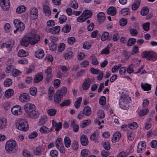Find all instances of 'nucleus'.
Returning a JSON list of instances; mask_svg holds the SVG:
<instances>
[{
	"label": "nucleus",
	"mask_w": 157,
	"mask_h": 157,
	"mask_svg": "<svg viewBox=\"0 0 157 157\" xmlns=\"http://www.w3.org/2000/svg\"><path fill=\"white\" fill-rule=\"evenodd\" d=\"M5 149L7 152L15 153L17 151V147L16 141L13 140H10L6 143Z\"/></svg>",
	"instance_id": "nucleus-1"
},
{
	"label": "nucleus",
	"mask_w": 157,
	"mask_h": 157,
	"mask_svg": "<svg viewBox=\"0 0 157 157\" xmlns=\"http://www.w3.org/2000/svg\"><path fill=\"white\" fill-rule=\"evenodd\" d=\"M142 56L144 58L153 61L157 59V54L152 51H144L142 54Z\"/></svg>",
	"instance_id": "nucleus-2"
},
{
	"label": "nucleus",
	"mask_w": 157,
	"mask_h": 157,
	"mask_svg": "<svg viewBox=\"0 0 157 157\" xmlns=\"http://www.w3.org/2000/svg\"><path fill=\"white\" fill-rule=\"evenodd\" d=\"M17 125L18 129L20 130L25 131L28 129V125L27 121L24 119L18 120Z\"/></svg>",
	"instance_id": "nucleus-3"
},
{
	"label": "nucleus",
	"mask_w": 157,
	"mask_h": 157,
	"mask_svg": "<svg viewBox=\"0 0 157 157\" xmlns=\"http://www.w3.org/2000/svg\"><path fill=\"white\" fill-rule=\"evenodd\" d=\"M130 99L128 97L125 96L122 97L119 101L120 107L123 109H127L128 108V104L130 102Z\"/></svg>",
	"instance_id": "nucleus-4"
},
{
	"label": "nucleus",
	"mask_w": 157,
	"mask_h": 157,
	"mask_svg": "<svg viewBox=\"0 0 157 157\" xmlns=\"http://www.w3.org/2000/svg\"><path fill=\"white\" fill-rule=\"evenodd\" d=\"M28 35L30 44L32 45H34L40 40V36L37 35L30 33L28 34Z\"/></svg>",
	"instance_id": "nucleus-5"
},
{
	"label": "nucleus",
	"mask_w": 157,
	"mask_h": 157,
	"mask_svg": "<svg viewBox=\"0 0 157 157\" xmlns=\"http://www.w3.org/2000/svg\"><path fill=\"white\" fill-rule=\"evenodd\" d=\"M13 23L19 32L23 31L25 28V25L20 20L18 19H15L13 21Z\"/></svg>",
	"instance_id": "nucleus-6"
},
{
	"label": "nucleus",
	"mask_w": 157,
	"mask_h": 157,
	"mask_svg": "<svg viewBox=\"0 0 157 157\" xmlns=\"http://www.w3.org/2000/svg\"><path fill=\"white\" fill-rule=\"evenodd\" d=\"M24 108L25 111L28 114L36 108L35 105L31 103H27L24 105Z\"/></svg>",
	"instance_id": "nucleus-7"
},
{
	"label": "nucleus",
	"mask_w": 157,
	"mask_h": 157,
	"mask_svg": "<svg viewBox=\"0 0 157 157\" xmlns=\"http://www.w3.org/2000/svg\"><path fill=\"white\" fill-rule=\"evenodd\" d=\"M43 11L46 15L49 16L51 15V10L49 6V2L46 1L43 5Z\"/></svg>",
	"instance_id": "nucleus-8"
},
{
	"label": "nucleus",
	"mask_w": 157,
	"mask_h": 157,
	"mask_svg": "<svg viewBox=\"0 0 157 157\" xmlns=\"http://www.w3.org/2000/svg\"><path fill=\"white\" fill-rule=\"evenodd\" d=\"M0 5L4 10H7L10 8L9 0H0Z\"/></svg>",
	"instance_id": "nucleus-9"
},
{
	"label": "nucleus",
	"mask_w": 157,
	"mask_h": 157,
	"mask_svg": "<svg viewBox=\"0 0 157 157\" xmlns=\"http://www.w3.org/2000/svg\"><path fill=\"white\" fill-rule=\"evenodd\" d=\"M20 43L21 46L25 47H27L29 45V44H30L28 34L24 36L21 39L20 41Z\"/></svg>",
	"instance_id": "nucleus-10"
},
{
	"label": "nucleus",
	"mask_w": 157,
	"mask_h": 157,
	"mask_svg": "<svg viewBox=\"0 0 157 157\" xmlns=\"http://www.w3.org/2000/svg\"><path fill=\"white\" fill-rule=\"evenodd\" d=\"M146 148V144L144 141H140L138 144L137 147V152L141 153L144 151Z\"/></svg>",
	"instance_id": "nucleus-11"
},
{
	"label": "nucleus",
	"mask_w": 157,
	"mask_h": 157,
	"mask_svg": "<svg viewBox=\"0 0 157 157\" xmlns=\"http://www.w3.org/2000/svg\"><path fill=\"white\" fill-rule=\"evenodd\" d=\"M20 100L22 102H28L30 100V97L28 94H21L19 97Z\"/></svg>",
	"instance_id": "nucleus-12"
},
{
	"label": "nucleus",
	"mask_w": 157,
	"mask_h": 157,
	"mask_svg": "<svg viewBox=\"0 0 157 157\" xmlns=\"http://www.w3.org/2000/svg\"><path fill=\"white\" fill-rule=\"evenodd\" d=\"M44 148L41 146H39L36 147L33 151V154L35 155H40L43 154L44 152Z\"/></svg>",
	"instance_id": "nucleus-13"
},
{
	"label": "nucleus",
	"mask_w": 157,
	"mask_h": 157,
	"mask_svg": "<svg viewBox=\"0 0 157 157\" xmlns=\"http://www.w3.org/2000/svg\"><path fill=\"white\" fill-rule=\"evenodd\" d=\"M92 79L89 78L85 79L82 84V88L84 90L88 89L92 83Z\"/></svg>",
	"instance_id": "nucleus-14"
},
{
	"label": "nucleus",
	"mask_w": 157,
	"mask_h": 157,
	"mask_svg": "<svg viewBox=\"0 0 157 157\" xmlns=\"http://www.w3.org/2000/svg\"><path fill=\"white\" fill-rule=\"evenodd\" d=\"M29 117L33 119H35L38 118L40 115V113L36 109L32 111L28 114Z\"/></svg>",
	"instance_id": "nucleus-15"
},
{
	"label": "nucleus",
	"mask_w": 157,
	"mask_h": 157,
	"mask_svg": "<svg viewBox=\"0 0 157 157\" xmlns=\"http://www.w3.org/2000/svg\"><path fill=\"white\" fill-rule=\"evenodd\" d=\"M21 107L19 105L14 106L11 109L12 113L14 115L19 114V113H21Z\"/></svg>",
	"instance_id": "nucleus-16"
},
{
	"label": "nucleus",
	"mask_w": 157,
	"mask_h": 157,
	"mask_svg": "<svg viewBox=\"0 0 157 157\" xmlns=\"http://www.w3.org/2000/svg\"><path fill=\"white\" fill-rule=\"evenodd\" d=\"M30 13L31 14L33 15V16H32L31 18L33 20H35L36 19L38 16V9L35 7H33L31 9L30 11Z\"/></svg>",
	"instance_id": "nucleus-17"
},
{
	"label": "nucleus",
	"mask_w": 157,
	"mask_h": 157,
	"mask_svg": "<svg viewBox=\"0 0 157 157\" xmlns=\"http://www.w3.org/2000/svg\"><path fill=\"white\" fill-rule=\"evenodd\" d=\"M52 68L48 67L45 71V73L47 75L46 79L48 82H49L52 79Z\"/></svg>",
	"instance_id": "nucleus-18"
},
{
	"label": "nucleus",
	"mask_w": 157,
	"mask_h": 157,
	"mask_svg": "<svg viewBox=\"0 0 157 157\" xmlns=\"http://www.w3.org/2000/svg\"><path fill=\"white\" fill-rule=\"evenodd\" d=\"M80 141L82 145L87 146L88 143L87 137L84 134H82L80 137Z\"/></svg>",
	"instance_id": "nucleus-19"
},
{
	"label": "nucleus",
	"mask_w": 157,
	"mask_h": 157,
	"mask_svg": "<svg viewBox=\"0 0 157 157\" xmlns=\"http://www.w3.org/2000/svg\"><path fill=\"white\" fill-rule=\"evenodd\" d=\"M63 96L60 93L57 92L54 97V101L57 104H58L61 101Z\"/></svg>",
	"instance_id": "nucleus-20"
},
{
	"label": "nucleus",
	"mask_w": 157,
	"mask_h": 157,
	"mask_svg": "<svg viewBox=\"0 0 157 157\" xmlns=\"http://www.w3.org/2000/svg\"><path fill=\"white\" fill-rule=\"evenodd\" d=\"M97 18L98 22H103L105 18V14L102 12H100L97 15Z\"/></svg>",
	"instance_id": "nucleus-21"
},
{
	"label": "nucleus",
	"mask_w": 157,
	"mask_h": 157,
	"mask_svg": "<svg viewBox=\"0 0 157 157\" xmlns=\"http://www.w3.org/2000/svg\"><path fill=\"white\" fill-rule=\"evenodd\" d=\"M70 126L72 128L73 131L77 132L79 129V125L77 124L75 121H72L70 124Z\"/></svg>",
	"instance_id": "nucleus-22"
},
{
	"label": "nucleus",
	"mask_w": 157,
	"mask_h": 157,
	"mask_svg": "<svg viewBox=\"0 0 157 157\" xmlns=\"http://www.w3.org/2000/svg\"><path fill=\"white\" fill-rule=\"evenodd\" d=\"M44 51L41 49H39L35 53L36 57L39 59H42L44 56Z\"/></svg>",
	"instance_id": "nucleus-23"
},
{
	"label": "nucleus",
	"mask_w": 157,
	"mask_h": 157,
	"mask_svg": "<svg viewBox=\"0 0 157 157\" xmlns=\"http://www.w3.org/2000/svg\"><path fill=\"white\" fill-rule=\"evenodd\" d=\"M60 29V27L59 26H57L51 28L48 32H50L52 34H56L59 33Z\"/></svg>",
	"instance_id": "nucleus-24"
},
{
	"label": "nucleus",
	"mask_w": 157,
	"mask_h": 157,
	"mask_svg": "<svg viewBox=\"0 0 157 157\" xmlns=\"http://www.w3.org/2000/svg\"><path fill=\"white\" fill-rule=\"evenodd\" d=\"M117 11L116 8L113 6L109 7L107 10V13L109 15L112 16H114L116 14Z\"/></svg>",
	"instance_id": "nucleus-25"
},
{
	"label": "nucleus",
	"mask_w": 157,
	"mask_h": 157,
	"mask_svg": "<svg viewBox=\"0 0 157 157\" xmlns=\"http://www.w3.org/2000/svg\"><path fill=\"white\" fill-rule=\"evenodd\" d=\"M91 113V109L90 107L86 106L84 108L82 113L83 114L85 115L86 116H90Z\"/></svg>",
	"instance_id": "nucleus-26"
},
{
	"label": "nucleus",
	"mask_w": 157,
	"mask_h": 157,
	"mask_svg": "<svg viewBox=\"0 0 157 157\" xmlns=\"http://www.w3.org/2000/svg\"><path fill=\"white\" fill-rule=\"evenodd\" d=\"M98 134L97 132H94L90 136L91 140L94 141L95 143H98Z\"/></svg>",
	"instance_id": "nucleus-27"
},
{
	"label": "nucleus",
	"mask_w": 157,
	"mask_h": 157,
	"mask_svg": "<svg viewBox=\"0 0 157 157\" xmlns=\"http://www.w3.org/2000/svg\"><path fill=\"white\" fill-rule=\"evenodd\" d=\"M7 121L4 118L0 119V129H2L5 128L6 125Z\"/></svg>",
	"instance_id": "nucleus-28"
},
{
	"label": "nucleus",
	"mask_w": 157,
	"mask_h": 157,
	"mask_svg": "<svg viewBox=\"0 0 157 157\" xmlns=\"http://www.w3.org/2000/svg\"><path fill=\"white\" fill-rule=\"evenodd\" d=\"M82 14L83 16L87 19L91 17L92 15V12L90 10H86Z\"/></svg>",
	"instance_id": "nucleus-29"
},
{
	"label": "nucleus",
	"mask_w": 157,
	"mask_h": 157,
	"mask_svg": "<svg viewBox=\"0 0 157 157\" xmlns=\"http://www.w3.org/2000/svg\"><path fill=\"white\" fill-rule=\"evenodd\" d=\"M73 56V52L71 51L64 52L63 54V57L65 59L71 58Z\"/></svg>",
	"instance_id": "nucleus-30"
},
{
	"label": "nucleus",
	"mask_w": 157,
	"mask_h": 157,
	"mask_svg": "<svg viewBox=\"0 0 157 157\" xmlns=\"http://www.w3.org/2000/svg\"><path fill=\"white\" fill-rule=\"evenodd\" d=\"M43 79V75L40 73H39L35 75L34 79V81L35 82H38L41 81Z\"/></svg>",
	"instance_id": "nucleus-31"
},
{
	"label": "nucleus",
	"mask_w": 157,
	"mask_h": 157,
	"mask_svg": "<svg viewBox=\"0 0 157 157\" xmlns=\"http://www.w3.org/2000/svg\"><path fill=\"white\" fill-rule=\"evenodd\" d=\"M121 137V134L119 132H116L113 135V140L116 142L118 141Z\"/></svg>",
	"instance_id": "nucleus-32"
},
{
	"label": "nucleus",
	"mask_w": 157,
	"mask_h": 157,
	"mask_svg": "<svg viewBox=\"0 0 157 157\" xmlns=\"http://www.w3.org/2000/svg\"><path fill=\"white\" fill-rule=\"evenodd\" d=\"M56 146L57 148L63 146L61 138H59L57 139L56 142Z\"/></svg>",
	"instance_id": "nucleus-33"
},
{
	"label": "nucleus",
	"mask_w": 157,
	"mask_h": 157,
	"mask_svg": "<svg viewBox=\"0 0 157 157\" xmlns=\"http://www.w3.org/2000/svg\"><path fill=\"white\" fill-rule=\"evenodd\" d=\"M14 93V91L12 89H9L7 90L5 93V96L7 98H9L12 96Z\"/></svg>",
	"instance_id": "nucleus-34"
},
{
	"label": "nucleus",
	"mask_w": 157,
	"mask_h": 157,
	"mask_svg": "<svg viewBox=\"0 0 157 157\" xmlns=\"http://www.w3.org/2000/svg\"><path fill=\"white\" fill-rule=\"evenodd\" d=\"M54 89L52 87H50L49 88L48 95L49 99L51 100L52 99V97L54 94Z\"/></svg>",
	"instance_id": "nucleus-35"
},
{
	"label": "nucleus",
	"mask_w": 157,
	"mask_h": 157,
	"mask_svg": "<svg viewBox=\"0 0 157 157\" xmlns=\"http://www.w3.org/2000/svg\"><path fill=\"white\" fill-rule=\"evenodd\" d=\"M141 87L144 90H149L151 89V85L147 83L143 84V83L141 84Z\"/></svg>",
	"instance_id": "nucleus-36"
},
{
	"label": "nucleus",
	"mask_w": 157,
	"mask_h": 157,
	"mask_svg": "<svg viewBox=\"0 0 157 157\" xmlns=\"http://www.w3.org/2000/svg\"><path fill=\"white\" fill-rule=\"evenodd\" d=\"M64 141L65 147L67 148L69 147L71 144L70 138L66 136L64 139Z\"/></svg>",
	"instance_id": "nucleus-37"
},
{
	"label": "nucleus",
	"mask_w": 157,
	"mask_h": 157,
	"mask_svg": "<svg viewBox=\"0 0 157 157\" xmlns=\"http://www.w3.org/2000/svg\"><path fill=\"white\" fill-rule=\"evenodd\" d=\"M56 110L53 108H52L48 109L47 113L49 115L51 116H54L56 113Z\"/></svg>",
	"instance_id": "nucleus-38"
},
{
	"label": "nucleus",
	"mask_w": 157,
	"mask_h": 157,
	"mask_svg": "<svg viewBox=\"0 0 157 157\" xmlns=\"http://www.w3.org/2000/svg\"><path fill=\"white\" fill-rule=\"evenodd\" d=\"M82 100V97H79L76 99V101L75 102L74 105L76 109L78 108L80 106Z\"/></svg>",
	"instance_id": "nucleus-39"
},
{
	"label": "nucleus",
	"mask_w": 157,
	"mask_h": 157,
	"mask_svg": "<svg viewBox=\"0 0 157 157\" xmlns=\"http://www.w3.org/2000/svg\"><path fill=\"white\" fill-rule=\"evenodd\" d=\"M102 145L104 148L107 151L109 150L110 148V144L108 141H106L102 142Z\"/></svg>",
	"instance_id": "nucleus-40"
},
{
	"label": "nucleus",
	"mask_w": 157,
	"mask_h": 157,
	"mask_svg": "<svg viewBox=\"0 0 157 157\" xmlns=\"http://www.w3.org/2000/svg\"><path fill=\"white\" fill-rule=\"evenodd\" d=\"M71 29V25H65L62 28V31L64 33H68L70 31Z\"/></svg>",
	"instance_id": "nucleus-41"
},
{
	"label": "nucleus",
	"mask_w": 157,
	"mask_h": 157,
	"mask_svg": "<svg viewBox=\"0 0 157 157\" xmlns=\"http://www.w3.org/2000/svg\"><path fill=\"white\" fill-rule=\"evenodd\" d=\"M26 8L24 6H21L18 7L16 9V11L18 13H21L26 10Z\"/></svg>",
	"instance_id": "nucleus-42"
},
{
	"label": "nucleus",
	"mask_w": 157,
	"mask_h": 157,
	"mask_svg": "<svg viewBox=\"0 0 157 157\" xmlns=\"http://www.w3.org/2000/svg\"><path fill=\"white\" fill-rule=\"evenodd\" d=\"M39 130L41 133L45 134L48 132L49 129L45 126H43L40 128Z\"/></svg>",
	"instance_id": "nucleus-43"
},
{
	"label": "nucleus",
	"mask_w": 157,
	"mask_h": 157,
	"mask_svg": "<svg viewBox=\"0 0 157 157\" xmlns=\"http://www.w3.org/2000/svg\"><path fill=\"white\" fill-rule=\"evenodd\" d=\"M148 112V110L147 108H144L140 110L139 113L140 116H143L147 114Z\"/></svg>",
	"instance_id": "nucleus-44"
},
{
	"label": "nucleus",
	"mask_w": 157,
	"mask_h": 157,
	"mask_svg": "<svg viewBox=\"0 0 157 157\" xmlns=\"http://www.w3.org/2000/svg\"><path fill=\"white\" fill-rule=\"evenodd\" d=\"M12 83V80L10 78H7L4 82V85L6 87H9L11 86Z\"/></svg>",
	"instance_id": "nucleus-45"
},
{
	"label": "nucleus",
	"mask_w": 157,
	"mask_h": 157,
	"mask_svg": "<svg viewBox=\"0 0 157 157\" xmlns=\"http://www.w3.org/2000/svg\"><path fill=\"white\" fill-rule=\"evenodd\" d=\"M28 54L23 50H20L18 52V56L21 57H24L27 56Z\"/></svg>",
	"instance_id": "nucleus-46"
},
{
	"label": "nucleus",
	"mask_w": 157,
	"mask_h": 157,
	"mask_svg": "<svg viewBox=\"0 0 157 157\" xmlns=\"http://www.w3.org/2000/svg\"><path fill=\"white\" fill-rule=\"evenodd\" d=\"M127 135L128 138L130 140H132L134 138L135 135L132 131H128L127 132Z\"/></svg>",
	"instance_id": "nucleus-47"
},
{
	"label": "nucleus",
	"mask_w": 157,
	"mask_h": 157,
	"mask_svg": "<svg viewBox=\"0 0 157 157\" xmlns=\"http://www.w3.org/2000/svg\"><path fill=\"white\" fill-rule=\"evenodd\" d=\"M136 42V39L135 38H131L128 40L127 45L128 46H131L133 45Z\"/></svg>",
	"instance_id": "nucleus-48"
},
{
	"label": "nucleus",
	"mask_w": 157,
	"mask_h": 157,
	"mask_svg": "<svg viewBox=\"0 0 157 157\" xmlns=\"http://www.w3.org/2000/svg\"><path fill=\"white\" fill-rule=\"evenodd\" d=\"M65 48V45L63 43H60L58 47V51L61 52L64 51Z\"/></svg>",
	"instance_id": "nucleus-49"
},
{
	"label": "nucleus",
	"mask_w": 157,
	"mask_h": 157,
	"mask_svg": "<svg viewBox=\"0 0 157 157\" xmlns=\"http://www.w3.org/2000/svg\"><path fill=\"white\" fill-rule=\"evenodd\" d=\"M149 12L148 8L146 7H144L141 11V14L144 16L147 15Z\"/></svg>",
	"instance_id": "nucleus-50"
},
{
	"label": "nucleus",
	"mask_w": 157,
	"mask_h": 157,
	"mask_svg": "<svg viewBox=\"0 0 157 157\" xmlns=\"http://www.w3.org/2000/svg\"><path fill=\"white\" fill-rule=\"evenodd\" d=\"M67 91L66 87L63 86L61 88L60 90H58L57 92L60 93V94H61L63 96L66 94L67 92Z\"/></svg>",
	"instance_id": "nucleus-51"
},
{
	"label": "nucleus",
	"mask_w": 157,
	"mask_h": 157,
	"mask_svg": "<svg viewBox=\"0 0 157 157\" xmlns=\"http://www.w3.org/2000/svg\"><path fill=\"white\" fill-rule=\"evenodd\" d=\"M131 35L132 36H135L138 34V31L136 29H130L129 30Z\"/></svg>",
	"instance_id": "nucleus-52"
},
{
	"label": "nucleus",
	"mask_w": 157,
	"mask_h": 157,
	"mask_svg": "<svg viewBox=\"0 0 157 157\" xmlns=\"http://www.w3.org/2000/svg\"><path fill=\"white\" fill-rule=\"evenodd\" d=\"M90 122L91 121L90 120H86L80 125V127L81 128H83L90 124Z\"/></svg>",
	"instance_id": "nucleus-53"
},
{
	"label": "nucleus",
	"mask_w": 157,
	"mask_h": 157,
	"mask_svg": "<svg viewBox=\"0 0 157 157\" xmlns=\"http://www.w3.org/2000/svg\"><path fill=\"white\" fill-rule=\"evenodd\" d=\"M14 68H15L13 65H10L6 68V71L7 73H12Z\"/></svg>",
	"instance_id": "nucleus-54"
},
{
	"label": "nucleus",
	"mask_w": 157,
	"mask_h": 157,
	"mask_svg": "<svg viewBox=\"0 0 157 157\" xmlns=\"http://www.w3.org/2000/svg\"><path fill=\"white\" fill-rule=\"evenodd\" d=\"M140 5V2L139 1H135L133 4L132 6V9L133 10H136Z\"/></svg>",
	"instance_id": "nucleus-55"
},
{
	"label": "nucleus",
	"mask_w": 157,
	"mask_h": 157,
	"mask_svg": "<svg viewBox=\"0 0 157 157\" xmlns=\"http://www.w3.org/2000/svg\"><path fill=\"white\" fill-rule=\"evenodd\" d=\"M106 102V98L104 96H101L99 100V103L101 105H105Z\"/></svg>",
	"instance_id": "nucleus-56"
},
{
	"label": "nucleus",
	"mask_w": 157,
	"mask_h": 157,
	"mask_svg": "<svg viewBox=\"0 0 157 157\" xmlns=\"http://www.w3.org/2000/svg\"><path fill=\"white\" fill-rule=\"evenodd\" d=\"M109 33L108 32H104L101 36V40L102 41H105L108 38Z\"/></svg>",
	"instance_id": "nucleus-57"
},
{
	"label": "nucleus",
	"mask_w": 157,
	"mask_h": 157,
	"mask_svg": "<svg viewBox=\"0 0 157 157\" xmlns=\"http://www.w3.org/2000/svg\"><path fill=\"white\" fill-rule=\"evenodd\" d=\"M71 103V101L69 99H67L64 100L63 102L60 103V106L62 107L65 106H68Z\"/></svg>",
	"instance_id": "nucleus-58"
},
{
	"label": "nucleus",
	"mask_w": 157,
	"mask_h": 157,
	"mask_svg": "<svg viewBox=\"0 0 157 157\" xmlns=\"http://www.w3.org/2000/svg\"><path fill=\"white\" fill-rule=\"evenodd\" d=\"M21 73V72L18 70L14 68L12 72V75L14 77L19 75Z\"/></svg>",
	"instance_id": "nucleus-59"
},
{
	"label": "nucleus",
	"mask_w": 157,
	"mask_h": 157,
	"mask_svg": "<svg viewBox=\"0 0 157 157\" xmlns=\"http://www.w3.org/2000/svg\"><path fill=\"white\" fill-rule=\"evenodd\" d=\"M83 48L86 49H90L91 47V45L90 43L88 41H86L83 44Z\"/></svg>",
	"instance_id": "nucleus-60"
},
{
	"label": "nucleus",
	"mask_w": 157,
	"mask_h": 157,
	"mask_svg": "<svg viewBox=\"0 0 157 157\" xmlns=\"http://www.w3.org/2000/svg\"><path fill=\"white\" fill-rule=\"evenodd\" d=\"M86 20V18L83 16L82 14L80 16L78 17L77 21L78 22L82 23L85 21Z\"/></svg>",
	"instance_id": "nucleus-61"
},
{
	"label": "nucleus",
	"mask_w": 157,
	"mask_h": 157,
	"mask_svg": "<svg viewBox=\"0 0 157 157\" xmlns=\"http://www.w3.org/2000/svg\"><path fill=\"white\" fill-rule=\"evenodd\" d=\"M37 91V89L35 87L31 88L30 89V94L33 96H35L36 95Z\"/></svg>",
	"instance_id": "nucleus-62"
},
{
	"label": "nucleus",
	"mask_w": 157,
	"mask_h": 157,
	"mask_svg": "<svg viewBox=\"0 0 157 157\" xmlns=\"http://www.w3.org/2000/svg\"><path fill=\"white\" fill-rule=\"evenodd\" d=\"M67 19V17L64 15H61L59 18V22L60 24H62L65 22Z\"/></svg>",
	"instance_id": "nucleus-63"
},
{
	"label": "nucleus",
	"mask_w": 157,
	"mask_h": 157,
	"mask_svg": "<svg viewBox=\"0 0 157 157\" xmlns=\"http://www.w3.org/2000/svg\"><path fill=\"white\" fill-rule=\"evenodd\" d=\"M50 155L52 157H57L58 153L57 150H53L51 151Z\"/></svg>",
	"instance_id": "nucleus-64"
}]
</instances>
